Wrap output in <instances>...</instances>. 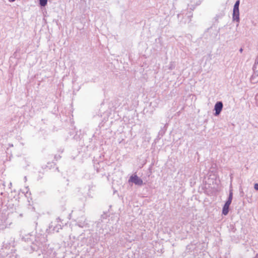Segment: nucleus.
Returning a JSON list of instances; mask_svg holds the SVG:
<instances>
[{"mask_svg": "<svg viewBox=\"0 0 258 258\" xmlns=\"http://www.w3.org/2000/svg\"><path fill=\"white\" fill-rule=\"evenodd\" d=\"M232 197H233L232 191V190H230V193H229V196L228 199L230 200H232Z\"/></svg>", "mask_w": 258, "mask_h": 258, "instance_id": "8", "label": "nucleus"}, {"mask_svg": "<svg viewBox=\"0 0 258 258\" xmlns=\"http://www.w3.org/2000/svg\"><path fill=\"white\" fill-rule=\"evenodd\" d=\"M231 202H232V200H230L228 199V201L226 202V203L224 205L227 206L229 207L231 203Z\"/></svg>", "mask_w": 258, "mask_h": 258, "instance_id": "7", "label": "nucleus"}, {"mask_svg": "<svg viewBox=\"0 0 258 258\" xmlns=\"http://www.w3.org/2000/svg\"><path fill=\"white\" fill-rule=\"evenodd\" d=\"M239 1L236 2L233 11V20L237 22H239Z\"/></svg>", "mask_w": 258, "mask_h": 258, "instance_id": "1", "label": "nucleus"}, {"mask_svg": "<svg viewBox=\"0 0 258 258\" xmlns=\"http://www.w3.org/2000/svg\"><path fill=\"white\" fill-rule=\"evenodd\" d=\"M229 206L224 205L222 210V214L224 215H227L229 212Z\"/></svg>", "mask_w": 258, "mask_h": 258, "instance_id": "4", "label": "nucleus"}, {"mask_svg": "<svg viewBox=\"0 0 258 258\" xmlns=\"http://www.w3.org/2000/svg\"><path fill=\"white\" fill-rule=\"evenodd\" d=\"M254 188L255 190H258V184L255 183L254 185Z\"/></svg>", "mask_w": 258, "mask_h": 258, "instance_id": "9", "label": "nucleus"}, {"mask_svg": "<svg viewBox=\"0 0 258 258\" xmlns=\"http://www.w3.org/2000/svg\"><path fill=\"white\" fill-rule=\"evenodd\" d=\"M231 202H232V200H230L228 199V201L226 202V203L224 205L227 206L229 207L231 203Z\"/></svg>", "mask_w": 258, "mask_h": 258, "instance_id": "6", "label": "nucleus"}, {"mask_svg": "<svg viewBox=\"0 0 258 258\" xmlns=\"http://www.w3.org/2000/svg\"><path fill=\"white\" fill-rule=\"evenodd\" d=\"M48 0H39V4L41 6L44 7L47 5Z\"/></svg>", "mask_w": 258, "mask_h": 258, "instance_id": "5", "label": "nucleus"}, {"mask_svg": "<svg viewBox=\"0 0 258 258\" xmlns=\"http://www.w3.org/2000/svg\"><path fill=\"white\" fill-rule=\"evenodd\" d=\"M222 108L223 104L222 102H217L214 106V110H215V115L216 116L218 115L220 113Z\"/></svg>", "mask_w": 258, "mask_h": 258, "instance_id": "3", "label": "nucleus"}, {"mask_svg": "<svg viewBox=\"0 0 258 258\" xmlns=\"http://www.w3.org/2000/svg\"><path fill=\"white\" fill-rule=\"evenodd\" d=\"M9 1L10 2H13L15 1L16 0H9Z\"/></svg>", "mask_w": 258, "mask_h": 258, "instance_id": "10", "label": "nucleus"}, {"mask_svg": "<svg viewBox=\"0 0 258 258\" xmlns=\"http://www.w3.org/2000/svg\"><path fill=\"white\" fill-rule=\"evenodd\" d=\"M128 182H132L137 185H142L143 184V181L141 178L137 176L136 174L132 175L128 180Z\"/></svg>", "mask_w": 258, "mask_h": 258, "instance_id": "2", "label": "nucleus"}]
</instances>
